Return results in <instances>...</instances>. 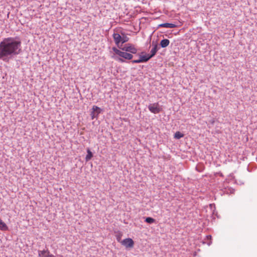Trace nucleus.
Here are the masks:
<instances>
[{
  "label": "nucleus",
  "instance_id": "nucleus-1",
  "mask_svg": "<svg viewBox=\"0 0 257 257\" xmlns=\"http://www.w3.org/2000/svg\"><path fill=\"white\" fill-rule=\"evenodd\" d=\"M22 42L18 37H8L0 42V60L8 62L22 51Z\"/></svg>",
  "mask_w": 257,
  "mask_h": 257
},
{
  "label": "nucleus",
  "instance_id": "nucleus-2",
  "mask_svg": "<svg viewBox=\"0 0 257 257\" xmlns=\"http://www.w3.org/2000/svg\"><path fill=\"white\" fill-rule=\"evenodd\" d=\"M112 50L113 52L120 57L127 60H131L133 58V55L132 54L121 51L120 50L117 49L115 47L112 48Z\"/></svg>",
  "mask_w": 257,
  "mask_h": 257
},
{
  "label": "nucleus",
  "instance_id": "nucleus-3",
  "mask_svg": "<svg viewBox=\"0 0 257 257\" xmlns=\"http://www.w3.org/2000/svg\"><path fill=\"white\" fill-rule=\"evenodd\" d=\"M149 110L153 113L156 114L162 111V108L158 103H151L148 106Z\"/></svg>",
  "mask_w": 257,
  "mask_h": 257
},
{
  "label": "nucleus",
  "instance_id": "nucleus-4",
  "mask_svg": "<svg viewBox=\"0 0 257 257\" xmlns=\"http://www.w3.org/2000/svg\"><path fill=\"white\" fill-rule=\"evenodd\" d=\"M120 243L126 248H132L134 245V242L132 238H127L122 240Z\"/></svg>",
  "mask_w": 257,
  "mask_h": 257
},
{
  "label": "nucleus",
  "instance_id": "nucleus-5",
  "mask_svg": "<svg viewBox=\"0 0 257 257\" xmlns=\"http://www.w3.org/2000/svg\"><path fill=\"white\" fill-rule=\"evenodd\" d=\"M100 113V108L97 106L94 105L92 107V111L91 112V119H93L95 118H97L98 114Z\"/></svg>",
  "mask_w": 257,
  "mask_h": 257
},
{
  "label": "nucleus",
  "instance_id": "nucleus-6",
  "mask_svg": "<svg viewBox=\"0 0 257 257\" xmlns=\"http://www.w3.org/2000/svg\"><path fill=\"white\" fill-rule=\"evenodd\" d=\"M38 256L39 257H55V256L51 254L47 249L43 250H39Z\"/></svg>",
  "mask_w": 257,
  "mask_h": 257
},
{
  "label": "nucleus",
  "instance_id": "nucleus-7",
  "mask_svg": "<svg viewBox=\"0 0 257 257\" xmlns=\"http://www.w3.org/2000/svg\"><path fill=\"white\" fill-rule=\"evenodd\" d=\"M152 46H153V48L151 50L150 55H151V57H153L156 54V53L160 49V47H159L158 43L154 41L152 42Z\"/></svg>",
  "mask_w": 257,
  "mask_h": 257
},
{
  "label": "nucleus",
  "instance_id": "nucleus-8",
  "mask_svg": "<svg viewBox=\"0 0 257 257\" xmlns=\"http://www.w3.org/2000/svg\"><path fill=\"white\" fill-rule=\"evenodd\" d=\"M113 38L115 44L119 47V44L121 42V36L118 33H114L113 34Z\"/></svg>",
  "mask_w": 257,
  "mask_h": 257
},
{
  "label": "nucleus",
  "instance_id": "nucleus-9",
  "mask_svg": "<svg viewBox=\"0 0 257 257\" xmlns=\"http://www.w3.org/2000/svg\"><path fill=\"white\" fill-rule=\"evenodd\" d=\"M158 27H164L167 28H174L176 27V25L172 23H163L158 26Z\"/></svg>",
  "mask_w": 257,
  "mask_h": 257
},
{
  "label": "nucleus",
  "instance_id": "nucleus-10",
  "mask_svg": "<svg viewBox=\"0 0 257 257\" xmlns=\"http://www.w3.org/2000/svg\"><path fill=\"white\" fill-rule=\"evenodd\" d=\"M170 41L168 39H165L161 41L160 45L162 48H166L169 46Z\"/></svg>",
  "mask_w": 257,
  "mask_h": 257
},
{
  "label": "nucleus",
  "instance_id": "nucleus-11",
  "mask_svg": "<svg viewBox=\"0 0 257 257\" xmlns=\"http://www.w3.org/2000/svg\"><path fill=\"white\" fill-rule=\"evenodd\" d=\"M128 52L132 54H136L137 53V49L133 45L128 43Z\"/></svg>",
  "mask_w": 257,
  "mask_h": 257
},
{
  "label": "nucleus",
  "instance_id": "nucleus-12",
  "mask_svg": "<svg viewBox=\"0 0 257 257\" xmlns=\"http://www.w3.org/2000/svg\"><path fill=\"white\" fill-rule=\"evenodd\" d=\"M141 60H142L143 62H146L148 61L152 57H151V55L150 54H147L144 56H140Z\"/></svg>",
  "mask_w": 257,
  "mask_h": 257
},
{
  "label": "nucleus",
  "instance_id": "nucleus-13",
  "mask_svg": "<svg viewBox=\"0 0 257 257\" xmlns=\"http://www.w3.org/2000/svg\"><path fill=\"white\" fill-rule=\"evenodd\" d=\"M87 154L85 157V160L86 161H88L92 158L93 154L89 148L87 149Z\"/></svg>",
  "mask_w": 257,
  "mask_h": 257
},
{
  "label": "nucleus",
  "instance_id": "nucleus-14",
  "mask_svg": "<svg viewBox=\"0 0 257 257\" xmlns=\"http://www.w3.org/2000/svg\"><path fill=\"white\" fill-rule=\"evenodd\" d=\"M122 36H121V44H123L126 42H127L129 40L128 37H127L124 34H122Z\"/></svg>",
  "mask_w": 257,
  "mask_h": 257
},
{
  "label": "nucleus",
  "instance_id": "nucleus-15",
  "mask_svg": "<svg viewBox=\"0 0 257 257\" xmlns=\"http://www.w3.org/2000/svg\"><path fill=\"white\" fill-rule=\"evenodd\" d=\"M184 135L180 132H177L174 135V138L176 139H180L183 137Z\"/></svg>",
  "mask_w": 257,
  "mask_h": 257
},
{
  "label": "nucleus",
  "instance_id": "nucleus-16",
  "mask_svg": "<svg viewBox=\"0 0 257 257\" xmlns=\"http://www.w3.org/2000/svg\"><path fill=\"white\" fill-rule=\"evenodd\" d=\"M145 221L149 223H152L155 222V219L152 217H148L146 218Z\"/></svg>",
  "mask_w": 257,
  "mask_h": 257
},
{
  "label": "nucleus",
  "instance_id": "nucleus-17",
  "mask_svg": "<svg viewBox=\"0 0 257 257\" xmlns=\"http://www.w3.org/2000/svg\"><path fill=\"white\" fill-rule=\"evenodd\" d=\"M119 48L121 49L123 51H125V52H128V44H125L123 47H118Z\"/></svg>",
  "mask_w": 257,
  "mask_h": 257
},
{
  "label": "nucleus",
  "instance_id": "nucleus-18",
  "mask_svg": "<svg viewBox=\"0 0 257 257\" xmlns=\"http://www.w3.org/2000/svg\"><path fill=\"white\" fill-rule=\"evenodd\" d=\"M132 62L133 63H143L142 60L140 58L138 60H134L132 61Z\"/></svg>",
  "mask_w": 257,
  "mask_h": 257
},
{
  "label": "nucleus",
  "instance_id": "nucleus-19",
  "mask_svg": "<svg viewBox=\"0 0 257 257\" xmlns=\"http://www.w3.org/2000/svg\"><path fill=\"white\" fill-rule=\"evenodd\" d=\"M118 60L120 62H124V60L122 59V58H118Z\"/></svg>",
  "mask_w": 257,
  "mask_h": 257
},
{
  "label": "nucleus",
  "instance_id": "nucleus-20",
  "mask_svg": "<svg viewBox=\"0 0 257 257\" xmlns=\"http://www.w3.org/2000/svg\"><path fill=\"white\" fill-rule=\"evenodd\" d=\"M214 119H211L210 120H209V122L211 123V124H213L214 123Z\"/></svg>",
  "mask_w": 257,
  "mask_h": 257
},
{
  "label": "nucleus",
  "instance_id": "nucleus-21",
  "mask_svg": "<svg viewBox=\"0 0 257 257\" xmlns=\"http://www.w3.org/2000/svg\"><path fill=\"white\" fill-rule=\"evenodd\" d=\"M196 169L199 172H201L202 171V169H198V168L197 167H196Z\"/></svg>",
  "mask_w": 257,
  "mask_h": 257
},
{
  "label": "nucleus",
  "instance_id": "nucleus-22",
  "mask_svg": "<svg viewBox=\"0 0 257 257\" xmlns=\"http://www.w3.org/2000/svg\"><path fill=\"white\" fill-rule=\"evenodd\" d=\"M218 174L219 175V176H221V177H223V175H222V173L219 172V173H218Z\"/></svg>",
  "mask_w": 257,
  "mask_h": 257
},
{
  "label": "nucleus",
  "instance_id": "nucleus-23",
  "mask_svg": "<svg viewBox=\"0 0 257 257\" xmlns=\"http://www.w3.org/2000/svg\"><path fill=\"white\" fill-rule=\"evenodd\" d=\"M207 237L211 238V235H209V236H207Z\"/></svg>",
  "mask_w": 257,
  "mask_h": 257
}]
</instances>
